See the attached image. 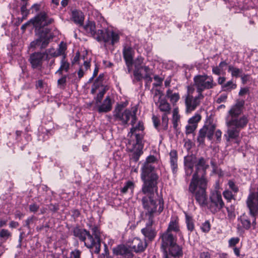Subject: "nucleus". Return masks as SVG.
Masks as SVG:
<instances>
[{
    "instance_id": "nucleus-1",
    "label": "nucleus",
    "mask_w": 258,
    "mask_h": 258,
    "mask_svg": "<svg viewBox=\"0 0 258 258\" xmlns=\"http://www.w3.org/2000/svg\"><path fill=\"white\" fill-rule=\"evenodd\" d=\"M245 101L237 100L235 104L232 105L225 117V124L227 127L224 138L227 142L234 141L239 144L238 138L240 132L244 128L249 122L248 116L242 114Z\"/></svg>"
},
{
    "instance_id": "nucleus-2",
    "label": "nucleus",
    "mask_w": 258,
    "mask_h": 258,
    "mask_svg": "<svg viewBox=\"0 0 258 258\" xmlns=\"http://www.w3.org/2000/svg\"><path fill=\"white\" fill-rule=\"evenodd\" d=\"M184 167L187 175H190L195 168L196 172L190 182L189 191L194 195L196 201L200 206H206L207 204L206 189L208 180L205 176L207 168L205 162H184Z\"/></svg>"
},
{
    "instance_id": "nucleus-3",
    "label": "nucleus",
    "mask_w": 258,
    "mask_h": 258,
    "mask_svg": "<svg viewBox=\"0 0 258 258\" xmlns=\"http://www.w3.org/2000/svg\"><path fill=\"white\" fill-rule=\"evenodd\" d=\"M142 192L144 195L142 203L145 215L148 219H154L155 216L160 214L164 209L163 199H157L158 188H142Z\"/></svg>"
},
{
    "instance_id": "nucleus-4",
    "label": "nucleus",
    "mask_w": 258,
    "mask_h": 258,
    "mask_svg": "<svg viewBox=\"0 0 258 258\" xmlns=\"http://www.w3.org/2000/svg\"><path fill=\"white\" fill-rule=\"evenodd\" d=\"M92 235L87 230H79L78 236L80 239L84 242L85 245L91 252L99 254L100 251V232L98 228L94 227L92 228Z\"/></svg>"
},
{
    "instance_id": "nucleus-5",
    "label": "nucleus",
    "mask_w": 258,
    "mask_h": 258,
    "mask_svg": "<svg viewBox=\"0 0 258 258\" xmlns=\"http://www.w3.org/2000/svg\"><path fill=\"white\" fill-rule=\"evenodd\" d=\"M135 124H134V125H132L133 127L131 129L130 132L128 133V136L132 137L133 135L135 136L136 142L133 145V147L131 149L130 156L131 160L137 161L143 153V145L142 143L143 135L139 132L143 131L144 126L143 123L141 121H139L136 126H135Z\"/></svg>"
},
{
    "instance_id": "nucleus-6",
    "label": "nucleus",
    "mask_w": 258,
    "mask_h": 258,
    "mask_svg": "<svg viewBox=\"0 0 258 258\" xmlns=\"http://www.w3.org/2000/svg\"><path fill=\"white\" fill-rule=\"evenodd\" d=\"M141 179L143 181L142 188H158V176L151 162H144L142 167Z\"/></svg>"
},
{
    "instance_id": "nucleus-7",
    "label": "nucleus",
    "mask_w": 258,
    "mask_h": 258,
    "mask_svg": "<svg viewBox=\"0 0 258 258\" xmlns=\"http://www.w3.org/2000/svg\"><path fill=\"white\" fill-rule=\"evenodd\" d=\"M137 107L133 108L131 110L128 109L124 110L122 105L117 104L113 111V117L115 121H119L121 125L127 124L131 118V124L134 125L137 119Z\"/></svg>"
},
{
    "instance_id": "nucleus-8",
    "label": "nucleus",
    "mask_w": 258,
    "mask_h": 258,
    "mask_svg": "<svg viewBox=\"0 0 258 258\" xmlns=\"http://www.w3.org/2000/svg\"><path fill=\"white\" fill-rule=\"evenodd\" d=\"M217 86V83L214 81L212 76L207 75H197L194 78L193 85H189L194 87L197 93L203 94L205 90L213 89Z\"/></svg>"
},
{
    "instance_id": "nucleus-9",
    "label": "nucleus",
    "mask_w": 258,
    "mask_h": 258,
    "mask_svg": "<svg viewBox=\"0 0 258 258\" xmlns=\"http://www.w3.org/2000/svg\"><path fill=\"white\" fill-rule=\"evenodd\" d=\"M195 92L194 87L192 86L187 87V92L184 96V102L185 105V111L186 113H191L196 110L199 106L202 100L204 98L203 94L198 93L197 95L194 96V93Z\"/></svg>"
},
{
    "instance_id": "nucleus-10",
    "label": "nucleus",
    "mask_w": 258,
    "mask_h": 258,
    "mask_svg": "<svg viewBox=\"0 0 258 258\" xmlns=\"http://www.w3.org/2000/svg\"><path fill=\"white\" fill-rule=\"evenodd\" d=\"M96 40L104 43L105 46L112 45L119 42L120 36L119 33L111 29H99V33Z\"/></svg>"
},
{
    "instance_id": "nucleus-11",
    "label": "nucleus",
    "mask_w": 258,
    "mask_h": 258,
    "mask_svg": "<svg viewBox=\"0 0 258 258\" xmlns=\"http://www.w3.org/2000/svg\"><path fill=\"white\" fill-rule=\"evenodd\" d=\"M30 22H32L35 30L40 31L41 29L52 24L54 19L48 13L42 11L31 19Z\"/></svg>"
},
{
    "instance_id": "nucleus-12",
    "label": "nucleus",
    "mask_w": 258,
    "mask_h": 258,
    "mask_svg": "<svg viewBox=\"0 0 258 258\" xmlns=\"http://www.w3.org/2000/svg\"><path fill=\"white\" fill-rule=\"evenodd\" d=\"M247 206L252 216V225L254 227L255 225V215L258 214V187L256 192H251L246 200Z\"/></svg>"
},
{
    "instance_id": "nucleus-13",
    "label": "nucleus",
    "mask_w": 258,
    "mask_h": 258,
    "mask_svg": "<svg viewBox=\"0 0 258 258\" xmlns=\"http://www.w3.org/2000/svg\"><path fill=\"white\" fill-rule=\"evenodd\" d=\"M162 93L159 90H155L153 96L154 101L160 111L163 113H170L171 107L165 98H162Z\"/></svg>"
},
{
    "instance_id": "nucleus-14",
    "label": "nucleus",
    "mask_w": 258,
    "mask_h": 258,
    "mask_svg": "<svg viewBox=\"0 0 258 258\" xmlns=\"http://www.w3.org/2000/svg\"><path fill=\"white\" fill-rule=\"evenodd\" d=\"M153 219H148L146 226L141 230V232L144 236L145 241H152L157 235L156 229L153 226Z\"/></svg>"
},
{
    "instance_id": "nucleus-15",
    "label": "nucleus",
    "mask_w": 258,
    "mask_h": 258,
    "mask_svg": "<svg viewBox=\"0 0 258 258\" xmlns=\"http://www.w3.org/2000/svg\"><path fill=\"white\" fill-rule=\"evenodd\" d=\"M210 209L212 212L215 213L220 210L224 206L220 192L215 190L211 193L210 196Z\"/></svg>"
},
{
    "instance_id": "nucleus-16",
    "label": "nucleus",
    "mask_w": 258,
    "mask_h": 258,
    "mask_svg": "<svg viewBox=\"0 0 258 258\" xmlns=\"http://www.w3.org/2000/svg\"><path fill=\"white\" fill-rule=\"evenodd\" d=\"M49 31V29H46L45 34L41 33L37 39L31 42V46L32 47L39 46L40 49L46 48L49 43L50 38L47 35Z\"/></svg>"
},
{
    "instance_id": "nucleus-17",
    "label": "nucleus",
    "mask_w": 258,
    "mask_h": 258,
    "mask_svg": "<svg viewBox=\"0 0 258 258\" xmlns=\"http://www.w3.org/2000/svg\"><path fill=\"white\" fill-rule=\"evenodd\" d=\"M144 59V58L142 56H138L134 60H133V64L135 67L134 76L137 81H141L143 78V76L141 73V70H144V67H146L143 64Z\"/></svg>"
},
{
    "instance_id": "nucleus-18",
    "label": "nucleus",
    "mask_w": 258,
    "mask_h": 258,
    "mask_svg": "<svg viewBox=\"0 0 258 258\" xmlns=\"http://www.w3.org/2000/svg\"><path fill=\"white\" fill-rule=\"evenodd\" d=\"M44 58V54L42 52H35L31 54L29 60L32 68L40 69Z\"/></svg>"
},
{
    "instance_id": "nucleus-19",
    "label": "nucleus",
    "mask_w": 258,
    "mask_h": 258,
    "mask_svg": "<svg viewBox=\"0 0 258 258\" xmlns=\"http://www.w3.org/2000/svg\"><path fill=\"white\" fill-rule=\"evenodd\" d=\"M162 240L161 247L165 251L175 242V239L173 234L169 232L166 231L160 236Z\"/></svg>"
},
{
    "instance_id": "nucleus-20",
    "label": "nucleus",
    "mask_w": 258,
    "mask_h": 258,
    "mask_svg": "<svg viewBox=\"0 0 258 258\" xmlns=\"http://www.w3.org/2000/svg\"><path fill=\"white\" fill-rule=\"evenodd\" d=\"M83 28L88 35L92 36L96 40L97 37L99 35V30L96 31L95 23L94 21H88L83 26Z\"/></svg>"
},
{
    "instance_id": "nucleus-21",
    "label": "nucleus",
    "mask_w": 258,
    "mask_h": 258,
    "mask_svg": "<svg viewBox=\"0 0 258 258\" xmlns=\"http://www.w3.org/2000/svg\"><path fill=\"white\" fill-rule=\"evenodd\" d=\"M130 247L136 252L143 251L146 247V241L143 242L140 239L135 238Z\"/></svg>"
},
{
    "instance_id": "nucleus-22",
    "label": "nucleus",
    "mask_w": 258,
    "mask_h": 258,
    "mask_svg": "<svg viewBox=\"0 0 258 258\" xmlns=\"http://www.w3.org/2000/svg\"><path fill=\"white\" fill-rule=\"evenodd\" d=\"M112 109V103L109 96H107L104 100L102 104L98 107V111L99 113L108 112Z\"/></svg>"
},
{
    "instance_id": "nucleus-23",
    "label": "nucleus",
    "mask_w": 258,
    "mask_h": 258,
    "mask_svg": "<svg viewBox=\"0 0 258 258\" xmlns=\"http://www.w3.org/2000/svg\"><path fill=\"white\" fill-rule=\"evenodd\" d=\"M122 52L125 62H133L135 51L132 47L124 46Z\"/></svg>"
},
{
    "instance_id": "nucleus-24",
    "label": "nucleus",
    "mask_w": 258,
    "mask_h": 258,
    "mask_svg": "<svg viewBox=\"0 0 258 258\" xmlns=\"http://www.w3.org/2000/svg\"><path fill=\"white\" fill-rule=\"evenodd\" d=\"M70 63L66 59V55H63L60 61V66L58 70L56 72V74L59 75L62 74V72H68L70 69Z\"/></svg>"
},
{
    "instance_id": "nucleus-25",
    "label": "nucleus",
    "mask_w": 258,
    "mask_h": 258,
    "mask_svg": "<svg viewBox=\"0 0 258 258\" xmlns=\"http://www.w3.org/2000/svg\"><path fill=\"white\" fill-rule=\"evenodd\" d=\"M72 18L74 22L80 26H82L84 22V15L80 11H74L72 12Z\"/></svg>"
},
{
    "instance_id": "nucleus-26",
    "label": "nucleus",
    "mask_w": 258,
    "mask_h": 258,
    "mask_svg": "<svg viewBox=\"0 0 258 258\" xmlns=\"http://www.w3.org/2000/svg\"><path fill=\"white\" fill-rule=\"evenodd\" d=\"M113 252L116 255H120L124 256L125 257H128L131 255V253L128 249L123 246H118L113 249Z\"/></svg>"
},
{
    "instance_id": "nucleus-27",
    "label": "nucleus",
    "mask_w": 258,
    "mask_h": 258,
    "mask_svg": "<svg viewBox=\"0 0 258 258\" xmlns=\"http://www.w3.org/2000/svg\"><path fill=\"white\" fill-rule=\"evenodd\" d=\"M169 251L173 256H179L182 254L181 248L176 244V242L168 247Z\"/></svg>"
},
{
    "instance_id": "nucleus-28",
    "label": "nucleus",
    "mask_w": 258,
    "mask_h": 258,
    "mask_svg": "<svg viewBox=\"0 0 258 258\" xmlns=\"http://www.w3.org/2000/svg\"><path fill=\"white\" fill-rule=\"evenodd\" d=\"M21 14L22 16H24V18H27L29 14L30 10L27 9L28 6V0H21Z\"/></svg>"
},
{
    "instance_id": "nucleus-29",
    "label": "nucleus",
    "mask_w": 258,
    "mask_h": 258,
    "mask_svg": "<svg viewBox=\"0 0 258 258\" xmlns=\"http://www.w3.org/2000/svg\"><path fill=\"white\" fill-rule=\"evenodd\" d=\"M135 187V184L131 181H128L124 184L123 187L120 189V191L122 194H126L129 191L133 193Z\"/></svg>"
},
{
    "instance_id": "nucleus-30",
    "label": "nucleus",
    "mask_w": 258,
    "mask_h": 258,
    "mask_svg": "<svg viewBox=\"0 0 258 258\" xmlns=\"http://www.w3.org/2000/svg\"><path fill=\"white\" fill-rule=\"evenodd\" d=\"M166 231L171 233L172 231L176 232H179V227L176 219H172L169 224L168 227Z\"/></svg>"
},
{
    "instance_id": "nucleus-31",
    "label": "nucleus",
    "mask_w": 258,
    "mask_h": 258,
    "mask_svg": "<svg viewBox=\"0 0 258 258\" xmlns=\"http://www.w3.org/2000/svg\"><path fill=\"white\" fill-rule=\"evenodd\" d=\"M238 220L241 224V226L243 228L248 229L250 227V221L249 220L246 215H243L242 216H241L238 219Z\"/></svg>"
},
{
    "instance_id": "nucleus-32",
    "label": "nucleus",
    "mask_w": 258,
    "mask_h": 258,
    "mask_svg": "<svg viewBox=\"0 0 258 258\" xmlns=\"http://www.w3.org/2000/svg\"><path fill=\"white\" fill-rule=\"evenodd\" d=\"M228 72H231L232 77L238 78L240 77L242 74L243 71L242 69L235 68L232 65H230L228 67Z\"/></svg>"
},
{
    "instance_id": "nucleus-33",
    "label": "nucleus",
    "mask_w": 258,
    "mask_h": 258,
    "mask_svg": "<svg viewBox=\"0 0 258 258\" xmlns=\"http://www.w3.org/2000/svg\"><path fill=\"white\" fill-rule=\"evenodd\" d=\"M207 130H206L205 126H204L203 128L200 130L197 138L198 142H199L200 144H203L204 143L205 138L206 136L207 137Z\"/></svg>"
},
{
    "instance_id": "nucleus-34",
    "label": "nucleus",
    "mask_w": 258,
    "mask_h": 258,
    "mask_svg": "<svg viewBox=\"0 0 258 258\" xmlns=\"http://www.w3.org/2000/svg\"><path fill=\"white\" fill-rule=\"evenodd\" d=\"M180 120V115L178 114L177 109H174L172 115L173 127L175 130L177 129L178 122Z\"/></svg>"
},
{
    "instance_id": "nucleus-35",
    "label": "nucleus",
    "mask_w": 258,
    "mask_h": 258,
    "mask_svg": "<svg viewBox=\"0 0 258 258\" xmlns=\"http://www.w3.org/2000/svg\"><path fill=\"white\" fill-rule=\"evenodd\" d=\"M44 54V56L46 60H49L50 56L51 57H57L58 56L56 50L54 48H50L45 50L44 52H42Z\"/></svg>"
},
{
    "instance_id": "nucleus-36",
    "label": "nucleus",
    "mask_w": 258,
    "mask_h": 258,
    "mask_svg": "<svg viewBox=\"0 0 258 258\" xmlns=\"http://www.w3.org/2000/svg\"><path fill=\"white\" fill-rule=\"evenodd\" d=\"M222 87L223 90L225 91H231L232 90H234L237 87V85L231 80L223 84Z\"/></svg>"
},
{
    "instance_id": "nucleus-37",
    "label": "nucleus",
    "mask_w": 258,
    "mask_h": 258,
    "mask_svg": "<svg viewBox=\"0 0 258 258\" xmlns=\"http://www.w3.org/2000/svg\"><path fill=\"white\" fill-rule=\"evenodd\" d=\"M144 71L145 73V76H143V79H144L147 83H150L152 81L151 75L152 74V70L149 67H144Z\"/></svg>"
},
{
    "instance_id": "nucleus-38",
    "label": "nucleus",
    "mask_w": 258,
    "mask_h": 258,
    "mask_svg": "<svg viewBox=\"0 0 258 258\" xmlns=\"http://www.w3.org/2000/svg\"><path fill=\"white\" fill-rule=\"evenodd\" d=\"M205 126L206 130H207V131L206 132L207 138L209 140H211L214 135V133L216 128V126L214 124H210Z\"/></svg>"
},
{
    "instance_id": "nucleus-39",
    "label": "nucleus",
    "mask_w": 258,
    "mask_h": 258,
    "mask_svg": "<svg viewBox=\"0 0 258 258\" xmlns=\"http://www.w3.org/2000/svg\"><path fill=\"white\" fill-rule=\"evenodd\" d=\"M107 89L108 88L107 87H102V89L99 90V93L95 98L96 103H100L101 102V100Z\"/></svg>"
},
{
    "instance_id": "nucleus-40",
    "label": "nucleus",
    "mask_w": 258,
    "mask_h": 258,
    "mask_svg": "<svg viewBox=\"0 0 258 258\" xmlns=\"http://www.w3.org/2000/svg\"><path fill=\"white\" fill-rule=\"evenodd\" d=\"M102 87H107V86H103L102 85V82H101L100 81H95L92 86L91 90V93L93 94H95L98 89L99 90L102 89Z\"/></svg>"
},
{
    "instance_id": "nucleus-41",
    "label": "nucleus",
    "mask_w": 258,
    "mask_h": 258,
    "mask_svg": "<svg viewBox=\"0 0 258 258\" xmlns=\"http://www.w3.org/2000/svg\"><path fill=\"white\" fill-rule=\"evenodd\" d=\"M201 116L198 113L195 114L194 116L191 117L188 119V123L192 124H196L198 126V123L201 120Z\"/></svg>"
},
{
    "instance_id": "nucleus-42",
    "label": "nucleus",
    "mask_w": 258,
    "mask_h": 258,
    "mask_svg": "<svg viewBox=\"0 0 258 258\" xmlns=\"http://www.w3.org/2000/svg\"><path fill=\"white\" fill-rule=\"evenodd\" d=\"M197 126L196 124L188 123L185 127V133L186 135L192 134L197 128Z\"/></svg>"
},
{
    "instance_id": "nucleus-43",
    "label": "nucleus",
    "mask_w": 258,
    "mask_h": 258,
    "mask_svg": "<svg viewBox=\"0 0 258 258\" xmlns=\"http://www.w3.org/2000/svg\"><path fill=\"white\" fill-rule=\"evenodd\" d=\"M67 49L66 44L63 42H61L59 44V47L56 50L58 56L62 55L64 53V52Z\"/></svg>"
},
{
    "instance_id": "nucleus-44",
    "label": "nucleus",
    "mask_w": 258,
    "mask_h": 258,
    "mask_svg": "<svg viewBox=\"0 0 258 258\" xmlns=\"http://www.w3.org/2000/svg\"><path fill=\"white\" fill-rule=\"evenodd\" d=\"M186 223L188 230L192 231L194 229V224L192 219L189 217H186Z\"/></svg>"
},
{
    "instance_id": "nucleus-45",
    "label": "nucleus",
    "mask_w": 258,
    "mask_h": 258,
    "mask_svg": "<svg viewBox=\"0 0 258 258\" xmlns=\"http://www.w3.org/2000/svg\"><path fill=\"white\" fill-rule=\"evenodd\" d=\"M169 113H163L162 116V125L164 130H167L168 127V117L167 115Z\"/></svg>"
},
{
    "instance_id": "nucleus-46",
    "label": "nucleus",
    "mask_w": 258,
    "mask_h": 258,
    "mask_svg": "<svg viewBox=\"0 0 258 258\" xmlns=\"http://www.w3.org/2000/svg\"><path fill=\"white\" fill-rule=\"evenodd\" d=\"M239 241V238L238 237H233L228 241V245L229 247H234Z\"/></svg>"
},
{
    "instance_id": "nucleus-47",
    "label": "nucleus",
    "mask_w": 258,
    "mask_h": 258,
    "mask_svg": "<svg viewBox=\"0 0 258 258\" xmlns=\"http://www.w3.org/2000/svg\"><path fill=\"white\" fill-rule=\"evenodd\" d=\"M202 230L204 232H208L210 230V224L209 222L206 221L203 223L201 227Z\"/></svg>"
},
{
    "instance_id": "nucleus-48",
    "label": "nucleus",
    "mask_w": 258,
    "mask_h": 258,
    "mask_svg": "<svg viewBox=\"0 0 258 258\" xmlns=\"http://www.w3.org/2000/svg\"><path fill=\"white\" fill-rule=\"evenodd\" d=\"M154 80L156 82V83H154L153 84V86L157 87L160 86L162 83L163 79L160 78L157 75H156L154 77Z\"/></svg>"
},
{
    "instance_id": "nucleus-49",
    "label": "nucleus",
    "mask_w": 258,
    "mask_h": 258,
    "mask_svg": "<svg viewBox=\"0 0 258 258\" xmlns=\"http://www.w3.org/2000/svg\"><path fill=\"white\" fill-rule=\"evenodd\" d=\"M179 94L178 93H174L173 95H171L169 98L170 101L174 103L177 102L179 99Z\"/></svg>"
},
{
    "instance_id": "nucleus-50",
    "label": "nucleus",
    "mask_w": 258,
    "mask_h": 258,
    "mask_svg": "<svg viewBox=\"0 0 258 258\" xmlns=\"http://www.w3.org/2000/svg\"><path fill=\"white\" fill-rule=\"evenodd\" d=\"M170 161H175L177 160V152L174 150H171L169 153Z\"/></svg>"
},
{
    "instance_id": "nucleus-51",
    "label": "nucleus",
    "mask_w": 258,
    "mask_h": 258,
    "mask_svg": "<svg viewBox=\"0 0 258 258\" xmlns=\"http://www.w3.org/2000/svg\"><path fill=\"white\" fill-rule=\"evenodd\" d=\"M10 235V232L6 229H3L0 232V237L5 239L8 238Z\"/></svg>"
},
{
    "instance_id": "nucleus-52",
    "label": "nucleus",
    "mask_w": 258,
    "mask_h": 258,
    "mask_svg": "<svg viewBox=\"0 0 258 258\" xmlns=\"http://www.w3.org/2000/svg\"><path fill=\"white\" fill-rule=\"evenodd\" d=\"M152 120L153 122L154 125L156 129H158L160 124V120L158 117L155 115L152 116Z\"/></svg>"
},
{
    "instance_id": "nucleus-53",
    "label": "nucleus",
    "mask_w": 258,
    "mask_h": 258,
    "mask_svg": "<svg viewBox=\"0 0 258 258\" xmlns=\"http://www.w3.org/2000/svg\"><path fill=\"white\" fill-rule=\"evenodd\" d=\"M229 188L232 190L233 192H237L238 190V188L235 185L234 183L232 181H229L228 182Z\"/></svg>"
},
{
    "instance_id": "nucleus-54",
    "label": "nucleus",
    "mask_w": 258,
    "mask_h": 258,
    "mask_svg": "<svg viewBox=\"0 0 258 258\" xmlns=\"http://www.w3.org/2000/svg\"><path fill=\"white\" fill-rule=\"evenodd\" d=\"M224 197L225 199L230 200L233 198V195L231 191L229 190H226L223 192Z\"/></svg>"
},
{
    "instance_id": "nucleus-55",
    "label": "nucleus",
    "mask_w": 258,
    "mask_h": 258,
    "mask_svg": "<svg viewBox=\"0 0 258 258\" xmlns=\"http://www.w3.org/2000/svg\"><path fill=\"white\" fill-rule=\"evenodd\" d=\"M222 72V70L218 66L212 67V73L215 75L219 76L221 74Z\"/></svg>"
},
{
    "instance_id": "nucleus-56",
    "label": "nucleus",
    "mask_w": 258,
    "mask_h": 258,
    "mask_svg": "<svg viewBox=\"0 0 258 258\" xmlns=\"http://www.w3.org/2000/svg\"><path fill=\"white\" fill-rule=\"evenodd\" d=\"M249 90L248 88H241L240 91L239 92V95L242 96L245 94H249Z\"/></svg>"
},
{
    "instance_id": "nucleus-57",
    "label": "nucleus",
    "mask_w": 258,
    "mask_h": 258,
    "mask_svg": "<svg viewBox=\"0 0 258 258\" xmlns=\"http://www.w3.org/2000/svg\"><path fill=\"white\" fill-rule=\"evenodd\" d=\"M227 99V96L225 95H220L217 100L218 103H221L222 102H225Z\"/></svg>"
},
{
    "instance_id": "nucleus-58",
    "label": "nucleus",
    "mask_w": 258,
    "mask_h": 258,
    "mask_svg": "<svg viewBox=\"0 0 258 258\" xmlns=\"http://www.w3.org/2000/svg\"><path fill=\"white\" fill-rule=\"evenodd\" d=\"M67 76H63L57 81L58 85H64L66 83Z\"/></svg>"
},
{
    "instance_id": "nucleus-59",
    "label": "nucleus",
    "mask_w": 258,
    "mask_h": 258,
    "mask_svg": "<svg viewBox=\"0 0 258 258\" xmlns=\"http://www.w3.org/2000/svg\"><path fill=\"white\" fill-rule=\"evenodd\" d=\"M242 82L243 84H245L249 80V76L248 75L241 74L240 76Z\"/></svg>"
},
{
    "instance_id": "nucleus-60",
    "label": "nucleus",
    "mask_w": 258,
    "mask_h": 258,
    "mask_svg": "<svg viewBox=\"0 0 258 258\" xmlns=\"http://www.w3.org/2000/svg\"><path fill=\"white\" fill-rule=\"evenodd\" d=\"M125 64L127 67L126 73L130 74L132 72V66L133 65V62H125Z\"/></svg>"
},
{
    "instance_id": "nucleus-61",
    "label": "nucleus",
    "mask_w": 258,
    "mask_h": 258,
    "mask_svg": "<svg viewBox=\"0 0 258 258\" xmlns=\"http://www.w3.org/2000/svg\"><path fill=\"white\" fill-rule=\"evenodd\" d=\"M222 132L220 130H218L216 131L215 136L217 139L218 142H220L221 139Z\"/></svg>"
},
{
    "instance_id": "nucleus-62",
    "label": "nucleus",
    "mask_w": 258,
    "mask_h": 258,
    "mask_svg": "<svg viewBox=\"0 0 258 258\" xmlns=\"http://www.w3.org/2000/svg\"><path fill=\"white\" fill-rule=\"evenodd\" d=\"M39 208V207L35 204L30 205L29 206V209L31 212H36Z\"/></svg>"
},
{
    "instance_id": "nucleus-63",
    "label": "nucleus",
    "mask_w": 258,
    "mask_h": 258,
    "mask_svg": "<svg viewBox=\"0 0 258 258\" xmlns=\"http://www.w3.org/2000/svg\"><path fill=\"white\" fill-rule=\"evenodd\" d=\"M30 24H32V22H30V20L29 21H28V22H27L26 23H25V24H24L23 25H22V26L21 27V30H22V31L23 32H24L25 31V30L26 29V28L28 27V26L30 25Z\"/></svg>"
},
{
    "instance_id": "nucleus-64",
    "label": "nucleus",
    "mask_w": 258,
    "mask_h": 258,
    "mask_svg": "<svg viewBox=\"0 0 258 258\" xmlns=\"http://www.w3.org/2000/svg\"><path fill=\"white\" fill-rule=\"evenodd\" d=\"M200 258H210V255L208 252H204L201 253Z\"/></svg>"
}]
</instances>
